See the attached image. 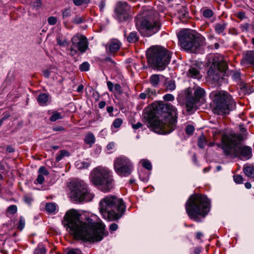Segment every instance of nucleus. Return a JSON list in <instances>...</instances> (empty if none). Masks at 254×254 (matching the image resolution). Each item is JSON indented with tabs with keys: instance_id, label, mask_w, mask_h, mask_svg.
Listing matches in <instances>:
<instances>
[{
	"instance_id": "f257e3e1",
	"label": "nucleus",
	"mask_w": 254,
	"mask_h": 254,
	"mask_svg": "<svg viewBox=\"0 0 254 254\" xmlns=\"http://www.w3.org/2000/svg\"><path fill=\"white\" fill-rule=\"evenodd\" d=\"M64 221L77 239L91 243L101 241L108 232L102 222L95 223L92 219L85 217L74 209L68 210L64 215Z\"/></svg>"
},
{
	"instance_id": "b1692460",
	"label": "nucleus",
	"mask_w": 254,
	"mask_h": 254,
	"mask_svg": "<svg viewBox=\"0 0 254 254\" xmlns=\"http://www.w3.org/2000/svg\"><path fill=\"white\" fill-rule=\"evenodd\" d=\"M164 84L166 90L168 91H172L176 88L175 81L173 80L166 79Z\"/></svg>"
},
{
	"instance_id": "7c9ffc66",
	"label": "nucleus",
	"mask_w": 254,
	"mask_h": 254,
	"mask_svg": "<svg viewBox=\"0 0 254 254\" xmlns=\"http://www.w3.org/2000/svg\"><path fill=\"white\" fill-rule=\"evenodd\" d=\"M123 123V121L121 118L116 119L113 122L111 126V129L112 131H114L113 128H119Z\"/></svg>"
},
{
	"instance_id": "423d86ee",
	"label": "nucleus",
	"mask_w": 254,
	"mask_h": 254,
	"mask_svg": "<svg viewBox=\"0 0 254 254\" xmlns=\"http://www.w3.org/2000/svg\"><path fill=\"white\" fill-rule=\"evenodd\" d=\"M214 104L213 111L214 114L223 115L229 114L236 107V102L232 96L224 90H215L209 95Z\"/></svg>"
},
{
	"instance_id": "e433bc0d",
	"label": "nucleus",
	"mask_w": 254,
	"mask_h": 254,
	"mask_svg": "<svg viewBox=\"0 0 254 254\" xmlns=\"http://www.w3.org/2000/svg\"><path fill=\"white\" fill-rule=\"evenodd\" d=\"M141 162L142 165L144 168L148 170H150L152 169V165L149 161L148 160L144 159L142 160Z\"/></svg>"
},
{
	"instance_id": "680f3d73",
	"label": "nucleus",
	"mask_w": 254,
	"mask_h": 254,
	"mask_svg": "<svg viewBox=\"0 0 254 254\" xmlns=\"http://www.w3.org/2000/svg\"><path fill=\"white\" fill-rule=\"evenodd\" d=\"M64 157V150L60 151L59 155L56 158V162H59Z\"/></svg>"
},
{
	"instance_id": "c9c22d12",
	"label": "nucleus",
	"mask_w": 254,
	"mask_h": 254,
	"mask_svg": "<svg viewBox=\"0 0 254 254\" xmlns=\"http://www.w3.org/2000/svg\"><path fill=\"white\" fill-rule=\"evenodd\" d=\"M145 91L147 93V95L148 96V98H151L153 96L156 95V90H155V89L148 88L145 89Z\"/></svg>"
},
{
	"instance_id": "ea45409f",
	"label": "nucleus",
	"mask_w": 254,
	"mask_h": 254,
	"mask_svg": "<svg viewBox=\"0 0 254 254\" xmlns=\"http://www.w3.org/2000/svg\"><path fill=\"white\" fill-rule=\"evenodd\" d=\"M25 220L23 217L20 216L19 218V221L18 222V226L17 228L20 230H22L25 226Z\"/></svg>"
},
{
	"instance_id": "6e6552de",
	"label": "nucleus",
	"mask_w": 254,
	"mask_h": 254,
	"mask_svg": "<svg viewBox=\"0 0 254 254\" xmlns=\"http://www.w3.org/2000/svg\"><path fill=\"white\" fill-rule=\"evenodd\" d=\"M91 181L104 192H108L114 187L112 172L106 167L98 166L91 173Z\"/></svg>"
},
{
	"instance_id": "bb28decb",
	"label": "nucleus",
	"mask_w": 254,
	"mask_h": 254,
	"mask_svg": "<svg viewBox=\"0 0 254 254\" xmlns=\"http://www.w3.org/2000/svg\"><path fill=\"white\" fill-rule=\"evenodd\" d=\"M138 36L137 32H131L129 33L128 36L127 37V41L129 43H135L138 40Z\"/></svg>"
},
{
	"instance_id": "09e8293b",
	"label": "nucleus",
	"mask_w": 254,
	"mask_h": 254,
	"mask_svg": "<svg viewBox=\"0 0 254 254\" xmlns=\"http://www.w3.org/2000/svg\"><path fill=\"white\" fill-rule=\"evenodd\" d=\"M17 210V206L15 205H10L7 208V211L12 214L15 213Z\"/></svg>"
},
{
	"instance_id": "de8ad7c7",
	"label": "nucleus",
	"mask_w": 254,
	"mask_h": 254,
	"mask_svg": "<svg viewBox=\"0 0 254 254\" xmlns=\"http://www.w3.org/2000/svg\"><path fill=\"white\" fill-rule=\"evenodd\" d=\"M72 22L76 24H80L83 22V18L78 15L76 16L72 20Z\"/></svg>"
},
{
	"instance_id": "bf43d9fd",
	"label": "nucleus",
	"mask_w": 254,
	"mask_h": 254,
	"mask_svg": "<svg viewBox=\"0 0 254 254\" xmlns=\"http://www.w3.org/2000/svg\"><path fill=\"white\" fill-rule=\"evenodd\" d=\"M107 85L109 90L110 92H113L114 87L115 86V85H114L113 83L111 81H108L107 82Z\"/></svg>"
},
{
	"instance_id": "2eb2a0df",
	"label": "nucleus",
	"mask_w": 254,
	"mask_h": 254,
	"mask_svg": "<svg viewBox=\"0 0 254 254\" xmlns=\"http://www.w3.org/2000/svg\"><path fill=\"white\" fill-rule=\"evenodd\" d=\"M72 45L71 46L69 54L74 56L79 51L81 53L85 52L88 48L87 38L83 35H75L71 39Z\"/></svg>"
},
{
	"instance_id": "a18cd8bd",
	"label": "nucleus",
	"mask_w": 254,
	"mask_h": 254,
	"mask_svg": "<svg viewBox=\"0 0 254 254\" xmlns=\"http://www.w3.org/2000/svg\"><path fill=\"white\" fill-rule=\"evenodd\" d=\"M45 181V178L43 176V175H42V174H39L37 178L35 181L34 183L35 184H42Z\"/></svg>"
},
{
	"instance_id": "0e129e2a",
	"label": "nucleus",
	"mask_w": 254,
	"mask_h": 254,
	"mask_svg": "<svg viewBox=\"0 0 254 254\" xmlns=\"http://www.w3.org/2000/svg\"><path fill=\"white\" fill-rule=\"evenodd\" d=\"M51 69H46L43 70V74L44 76L48 78L50 76V73H51Z\"/></svg>"
},
{
	"instance_id": "49530a36",
	"label": "nucleus",
	"mask_w": 254,
	"mask_h": 254,
	"mask_svg": "<svg viewBox=\"0 0 254 254\" xmlns=\"http://www.w3.org/2000/svg\"><path fill=\"white\" fill-rule=\"evenodd\" d=\"M194 130V127L192 125H188L186 128V132L187 134L191 135Z\"/></svg>"
},
{
	"instance_id": "5701e85b",
	"label": "nucleus",
	"mask_w": 254,
	"mask_h": 254,
	"mask_svg": "<svg viewBox=\"0 0 254 254\" xmlns=\"http://www.w3.org/2000/svg\"><path fill=\"white\" fill-rule=\"evenodd\" d=\"M243 171L246 176L254 178V167L250 166H244Z\"/></svg>"
},
{
	"instance_id": "1a4fd4ad",
	"label": "nucleus",
	"mask_w": 254,
	"mask_h": 254,
	"mask_svg": "<svg viewBox=\"0 0 254 254\" xmlns=\"http://www.w3.org/2000/svg\"><path fill=\"white\" fill-rule=\"evenodd\" d=\"M70 190L69 197L76 202L81 203L92 200L94 195L90 192L87 185L83 181L73 179L68 185Z\"/></svg>"
},
{
	"instance_id": "9b49d317",
	"label": "nucleus",
	"mask_w": 254,
	"mask_h": 254,
	"mask_svg": "<svg viewBox=\"0 0 254 254\" xmlns=\"http://www.w3.org/2000/svg\"><path fill=\"white\" fill-rule=\"evenodd\" d=\"M205 90L199 86L189 87L186 91V107L188 111L196 110L197 104L205 96Z\"/></svg>"
},
{
	"instance_id": "393cba45",
	"label": "nucleus",
	"mask_w": 254,
	"mask_h": 254,
	"mask_svg": "<svg viewBox=\"0 0 254 254\" xmlns=\"http://www.w3.org/2000/svg\"><path fill=\"white\" fill-rule=\"evenodd\" d=\"M90 163L88 161H78L75 163L76 167L78 169H87L90 166Z\"/></svg>"
},
{
	"instance_id": "3c124183",
	"label": "nucleus",
	"mask_w": 254,
	"mask_h": 254,
	"mask_svg": "<svg viewBox=\"0 0 254 254\" xmlns=\"http://www.w3.org/2000/svg\"><path fill=\"white\" fill-rule=\"evenodd\" d=\"M69 77L71 81V83L72 84V90H73V89L74 88L75 85V83L74 82L75 74L73 72H72L71 73H69Z\"/></svg>"
},
{
	"instance_id": "864d4df0",
	"label": "nucleus",
	"mask_w": 254,
	"mask_h": 254,
	"mask_svg": "<svg viewBox=\"0 0 254 254\" xmlns=\"http://www.w3.org/2000/svg\"><path fill=\"white\" fill-rule=\"evenodd\" d=\"M57 21V18L54 16H50L48 18V22L50 25H55Z\"/></svg>"
},
{
	"instance_id": "ddd939ff",
	"label": "nucleus",
	"mask_w": 254,
	"mask_h": 254,
	"mask_svg": "<svg viewBox=\"0 0 254 254\" xmlns=\"http://www.w3.org/2000/svg\"><path fill=\"white\" fill-rule=\"evenodd\" d=\"M114 169L119 176L127 177L131 175L134 166L129 158L125 156H120L115 159Z\"/></svg>"
},
{
	"instance_id": "f3484780",
	"label": "nucleus",
	"mask_w": 254,
	"mask_h": 254,
	"mask_svg": "<svg viewBox=\"0 0 254 254\" xmlns=\"http://www.w3.org/2000/svg\"><path fill=\"white\" fill-rule=\"evenodd\" d=\"M242 62L245 65H254V51H248L242 60Z\"/></svg>"
},
{
	"instance_id": "72a5a7b5",
	"label": "nucleus",
	"mask_w": 254,
	"mask_h": 254,
	"mask_svg": "<svg viewBox=\"0 0 254 254\" xmlns=\"http://www.w3.org/2000/svg\"><path fill=\"white\" fill-rule=\"evenodd\" d=\"M46 249L42 245L39 246L34 251V254H46Z\"/></svg>"
},
{
	"instance_id": "c03bdc74",
	"label": "nucleus",
	"mask_w": 254,
	"mask_h": 254,
	"mask_svg": "<svg viewBox=\"0 0 254 254\" xmlns=\"http://www.w3.org/2000/svg\"><path fill=\"white\" fill-rule=\"evenodd\" d=\"M179 12H181L182 14L180 15V18H185L188 14V12L187 11L186 8L182 6V8L179 10Z\"/></svg>"
},
{
	"instance_id": "20e7f679",
	"label": "nucleus",
	"mask_w": 254,
	"mask_h": 254,
	"mask_svg": "<svg viewBox=\"0 0 254 254\" xmlns=\"http://www.w3.org/2000/svg\"><path fill=\"white\" fill-rule=\"evenodd\" d=\"M210 201L203 194L191 195L186 203V210L190 219L200 222L210 211Z\"/></svg>"
},
{
	"instance_id": "c756f323",
	"label": "nucleus",
	"mask_w": 254,
	"mask_h": 254,
	"mask_svg": "<svg viewBox=\"0 0 254 254\" xmlns=\"http://www.w3.org/2000/svg\"><path fill=\"white\" fill-rule=\"evenodd\" d=\"M41 0H31L30 6L33 9L38 10L41 6Z\"/></svg>"
},
{
	"instance_id": "4468645a",
	"label": "nucleus",
	"mask_w": 254,
	"mask_h": 254,
	"mask_svg": "<svg viewBox=\"0 0 254 254\" xmlns=\"http://www.w3.org/2000/svg\"><path fill=\"white\" fill-rule=\"evenodd\" d=\"M160 27L161 24L158 21L143 19L137 29L142 36L148 37L156 33L160 30Z\"/></svg>"
},
{
	"instance_id": "4be33fe9",
	"label": "nucleus",
	"mask_w": 254,
	"mask_h": 254,
	"mask_svg": "<svg viewBox=\"0 0 254 254\" xmlns=\"http://www.w3.org/2000/svg\"><path fill=\"white\" fill-rule=\"evenodd\" d=\"M188 76L194 78H199L200 72L197 68L191 67L189 70Z\"/></svg>"
},
{
	"instance_id": "c85d7f7f",
	"label": "nucleus",
	"mask_w": 254,
	"mask_h": 254,
	"mask_svg": "<svg viewBox=\"0 0 254 254\" xmlns=\"http://www.w3.org/2000/svg\"><path fill=\"white\" fill-rule=\"evenodd\" d=\"M45 209L49 213H54L56 210V205L53 202L47 203L45 206Z\"/></svg>"
},
{
	"instance_id": "473e14b6",
	"label": "nucleus",
	"mask_w": 254,
	"mask_h": 254,
	"mask_svg": "<svg viewBox=\"0 0 254 254\" xmlns=\"http://www.w3.org/2000/svg\"><path fill=\"white\" fill-rule=\"evenodd\" d=\"M89 68L90 64L87 62H83L79 66V69L81 71H87L89 70Z\"/></svg>"
},
{
	"instance_id": "0eeeda50",
	"label": "nucleus",
	"mask_w": 254,
	"mask_h": 254,
	"mask_svg": "<svg viewBox=\"0 0 254 254\" xmlns=\"http://www.w3.org/2000/svg\"><path fill=\"white\" fill-rule=\"evenodd\" d=\"M172 53L161 46H152L146 53L148 63L159 70H164L170 62Z\"/></svg>"
},
{
	"instance_id": "052dcab7",
	"label": "nucleus",
	"mask_w": 254,
	"mask_h": 254,
	"mask_svg": "<svg viewBox=\"0 0 254 254\" xmlns=\"http://www.w3.org/2000/svg\"><path fill=\"white\" fill-rule=\"evenodd\" d=\"M102 150V147L101 146L96 144L94 148V152L96 154L98 155L99 154Z\"/></svg>"
},
{
	"instance_id": "338daca9",
	"label": "nucleus",
	"mask_w": 254,
	"mask_h": 254,
	"mask_svg": "<svg viewBox=\"0 0 254 254\" xmlns=\"http://www.w3.org/2000/svg\"><path fill=\"white\" fill-rule=\"evenodd\" d=\"M139 96L141 99H145L147 98H148V96L147 95V93H146L145 90H144V91L143 92L139 94Z\"/></svg>"
},
{
	"instance_id": "a878e982",
	"label": "nucleus",
	"mask_w": 254,
	"mask_h": 254,
	"mask_svg": "<svg viewBox=\"0 0 254 254\" xmlns=\"http://www.w3.org/2000/svg\"><path fill=\"white\" fill-rule=\"evenodd\" d=\"M120 48L119 43L118 42H112L109 44V50L112 53L117 52Z\"/></svg>"
},
{
	"instance_id": "37998d69",
	"label": "nucleus",
	"mask_w": 254,
	"mask_h": 254,
	"mask_svg": "<svg viewBox=\"0 0 254 254\" xmlns=\"http://www.w3.org/2000/svg\"><path fill=\"white\" fill-rule=\"evenodd\" d=\"M38 173L43 176H48L49 175V172L44 166H41L39 168Z\"/></svg>"
},
{
	"instance_id": "58836bf2",
	"label": "nucleus",
	"mask_w": 254,
	"mask_h": 254,
	"mask_svg": "<svg viewBox=\"0 0 254 254\" xmlns=\"http://www.w3.org/2000/svg\"><path fill=\"white\" fill-rule=\"evenodd\" d=\"M213 15V12L209 9H205L203 12V16L205 18H211Z\"/></svg>"
},
{
	"instance_id": "f03ea898",
	"label": "nucleus",
	"mask_w": 254,
	"mask_h": 254,
	"mask_svg": "<svg viewBox=\"0 0 254 254\" xmlns=\"http://www.w3.org/2000/svg\"><path fill=\"white\" fill-rule=\"evenodd\" d=\"M176 108L170 103L157 101L152 103L149 115L150 126L155 132L166 134L174 130L177 118Z\"/></svg>"
},
{
	"instance_id": "e2e57ef3",
	"label": "nucleus",
	"mask_w": 254,
	"mask_h": 254,
	"mask_svg": "<svg viewBox=\"0 0 254 254\" xmlns=\"http://www.w3.org/2000/svg\"><path fill=\"white\" fill-rule=\"evenodd\" d=\"M118 228V225L116 223H112L110 225L109 230L110 231H115Z\"/></svg>"
},
{
	"instance_id": "cd10ccee",
	"label": "nucleus",
	"mask_w": 254,
	"mask_h": 254,
	"mask_svg": "<svg viewBox=\"0 0 254 254\" xmlns=\"http://www.w3.org/2000/svg\"><path fill=\"white\" fill-rule=\"evenodd\" d=\"M207 140L203 135V134H202L201 135L199 136L198 139L197 141V145L201 149H203L204 148L205 145L206 144Z\"/></svg>"
},
{
	"instance_id": "39448f33",
	"label": "nucleus",
	"mask_w": 254,
	"mask_h": 254,
	"mask_svg": "<svg viewBox=\"0 0 254 254\" xmlns=\"http://www.w3.org/2000/svg\"><path fill=\"white\" fill-rule=\"evenodd\" d=\"M99 210L105 219L115 221L122 216L126 206L122 199L114 195H108L100 200Z\"/></svg>"
},
{
	"instance_id": "8fccbe9b",
	"label": "nucleus",
	"mask_w": 254,
	"mask_h": 254,
	"mask_svg": "<svg viewBox=\"0 0 254 254\" xmlns=\"http://www.w3.org/2000/svg\"><path fill=\"white\" fill-rule=\"evenodd\" d=\"M175 98L172 94H166L164 95L163 99L165 101H173Z\"/></svg>"
},
{
	"instance_id": "2f4dec72",
	"label": "nucleus",
	"mask_w": 254,
	"mask_h": 254,
	"mask_svg": "<svg viewBox=\"0 0 254 254\" xmlns=\"http://www.w3.org/2000/svg\"><path fill=\"white\" fill-rule=\"evenodd\" d=\"M240 88L241 89H243L244 91L246 92L248 94H250L252 92H253V90L250 89V86L251 85L250 84H247L246 83H244L242 81H240Z\"/></svg>"
},
{
	"instance_id": "774afa93",
	"label": "nucleus",
	"mask_w": 254,
	"mask_h": 254,
	"mask_svg": "<svg viewBox=\"0 0 254 254\" xmlns=\"http://www.w3.org/2000/svg\"><path fill=\"white\" fill-rule=\"evenodd\" d=\"M115 146V143L114 142H110L107 146V149L108 150L113 149Z\"/></svg>"
},
{
	"instance_id": "7ed1b4c3",
	"label": "nucleus",
	"mask_w": 254,
	"mask_h": 254,
	"mask_svg": "<svg viewBox=\"0 0 254 254\" xmlns=\"http://www.w3.org/2000/svg\"><path fill=\"white\" fill-rule=\"evenodd\" d=\"M243 139L242 135L240 134H223L222 144H217V145L222 148L227 156L248 160L252 156V150L251 147L241 144Z\"/></svg>"
},
{
	"instance_id": "69168bd1",
	"label": "nucleus",
	"mask_w": 254,
	"mask_h": 254,
	"mask_svg": "<svg viewBox=\"0 0 254 254\" xmlns=\"http://www.w3.org/2000/svg\"><path fill=\"white\" fill-rule=\"evenodd\" d=\"M142 126V124L140 122H138L137 123H136L135 124H132V127L134 129H137L140 128V127H141Z\"/></svg>"
},
{
	"instance_id": "dca6fc26",
	"label": "nucleus",
	"mask_w": 254,
	"mask_h": 254,
	"mask_svg": "<svg viewBox=\"0 0 254 254\" xmlns=\"http://www.w3.org/2000/svg\"><path fill=\"white\" fill-rule=\"evenodd\" d=\"M131 16L130 6L126 2H118L115 9V17L119 22L127 20Z\"/></svg>"
},
{
	"instance_id": "a19ab883",
	"label": "nucleus",
	"mask_w": 254,
	"mask_h": 254,
	"mask_svg": "<svg viewBox=\"0 0 254 254\" xmlns=\"http://www.w3.org/2000/svg\"><path fill=\"white\" fill-rule=\"evenodd\" d=\"M62 118L61 114L58 112H55L54 114L51 116L50 118V121L51 122H55L57 120Z\"/></svg>"
},
{
	"instance_id": "f704fd0d",
	"label": "nucleus",
	"mask_w": 254,
	"mask_h": 254,
	"mask_svg": "<svg viewBox=\"0 0 254 254\" xmlns=\"http://www.w3.org/2000/svg\"><path fill=\"white\" fill-rule=\"evenodd\" d=\"M91 0H73L74 4L76 6H80L82 4L87 5L90 2Z\"/></svg>"
},
{
	"instance_id": "6e6d98bb",
	"label": "nucleus",
	"mask_w": 254,
	"mask_h": 254,
	"mask_svg": "<svg viewBox=\"0 0 254 254\" xmlns=\"http://www.w3.org/2000/svg\"><path fill=\"white\" fill-rule=\"evenodd\" d=\"M24 201L29 204H30L33 200L31 196L27 195L24 196Z\"/></svg>"
},
{
	"instance_id": "5fc2aeb1",
	"label": "nucleus",
	"mask_w": 254,
	"mask_h": 254,
	"mask_svg": "<svg viewBox=\"0 0 254 254\" xmlns=\"http://www.w3.org/2000/svg\"><path fill=\"white\" fill-rule=\"evenodd\" d=\"M106 6V0H102L99 4L100 11L103 12Z\"/></svg>"
},
{
	"instance_id": "f8f14e48",
	"label": "nucleus",
	"mask_w": 254,
	"mask_h": 254,
	"mask_svg": "<svg viewBox=\"0 0 254 254\" xmlns=\"http://www.w3.org/2000/svg\"><path fill=\"white\" fill-rule=\"evenodd\" d=\"M179 40L181 46L186 50L195 52L200 46V42L193 32L189 30L184 29L180 32Z\"/></svg>"
},
{
	"instance_id": "4c0bfd02",
	"label": "nucleus",
	"mask_w": 254,
	"mask_h": 254,
	"mask_svg": "<svg viewBox=\"0 0 254 254\" xmlns=\"http://www.w3.org/2000/svg\"><path fill=\"white\" fill-rule=\"evenodd\" d=\"M232 78L236 81H240L241 80V74L239 71H233L232 73Z\"/></svg>"
},
{
	"instance_id": "9d476101",
	"label": "nucleus",
	"mask_w": 254,
	"mask_h": 254,
	"mask_svg": "<svg viewBox=\"0 0 254 254\" xmlns=\"http://www.w3.org/2000/svg\"><path fill=\"white\" fill-rule=\"evenodd\" d=\"M209 63L211 65L207 71L208 80L214 83L218 82L221 77V73L228 68L227 64L223 60L222 57L215 55L211 57Z\"/></svg>"
},
{
	"instance_id": "13d9d810",
	"label": "nucleus",
	"mask_w": 254,
	"mask_h": 254,
	"mask_svg": "<svg viewBox=\"0 0 254 254\" xmlns=\"http://www.w3.org/2000/svg\"><path fill=\"white\" fill-rule=\"evenodd\" d=\"M67 107L68 108L67 110L69 112H72L75 111V107L73 103H69Z\"/></svg>"
},
{
	"instance_id": "aec40b11",
	"label": "nucleus",
	"mask_w": 254,
	"mask_h": 254,
	"mask_svg": "<svg viewBox=\"0 0 254 254\" xmlns=\"http://www.w3.org/2000/svg\"><path fill=\"white\" fill-rule=\"evenodd\" d=\"M49 95L47 93H41L37 97V101L41 106H46L49 103Z\"/></svg>"
},
{
	"instance_id": "412c9836",
	"label": "nucleus",
	"mask_w": 254,
	"mask_h": 254,
	"mask_svg": "<svg viewBox=\"0 0 254 254\" xmlns=\"http://www.w3.org/2000/svg\"><path fill=\"white\" fill-rule=\"evenodd\" d=\"M84 140L85 143L89 145V147H91L95 143L96 139L93 133L88 132L85 135Z\"/></svg>"
},
{
	"instance_id": "6ab92c4d",
	"label": "nucleus",
	"mask_w": 254,
	"mask_h": 254,
	"mask_svg": "<svg viewBox=\"0 0 254 254\" xmlns=\"http://www.w3.org/2000/svg\"><path fill=\"white\" fill-rule=\"evenodd\" d=\"M164 77L163 75L154 74L150 77L149 81L154 87H158L161 79Z\"/></svg>"
},
{
	"instance_id": "79ce46f5",
	"label": "nucleus",
	"mask_w": 254,
	"mask_h": 254,
	"mask_svg": "<svg viewBox=\"0 0 254 254\" xmlns=\"http://www.w3.org/2000/svg\"><path fill=\"white\" fill-rule=\"evenodd\" d=\"M234 182L236 184H242L243 182V177L240 175H236L233 176Z\"/></svg>"
},
{
	"instance_id": "a211bd4d",
	"label": "nucleus",
	"mask_w": 254,
	"mask_h": 254,
	"mask_svg": "<svg viewBox=\"0 0 254 254\" xmlns=\"http://www.w3.org/2000/svg\"><path fill=\"white\" fill-rule=\"evenodd\" d=\"M227 24V23L224 21L216 23L214 26L215 31L218 34H222L223 35H225L226 33H224V31L226 29Z\"/></svg>"
},
{
	"instance_id": "4d7b16f0",
	"label": "nucleus",
	"mask_w": 254,
	"mask_h": 254,
	"mask_svg": "<svg viewBox=\"0 0 254 254\" xmlns=\"http://www.w3.org/2000/svg\"><path fill=\"white\" fill-rule=\"evenodd\" d=\"M67 254H82L81 252L79 249H71L68 251Z\"/></svg>"
},
{
	"instance_id": "603ef678",
	"label": "nucleus",
	"mask_w": 254,
	"mask_h": 254,
	"mask_svg": "<svg viewBox=\"0 0 254 254\" xmlns=\"http://www.w3.org/2000/svg\"><path fill=\"white\" fill-rule=\"evenodd\" d=\"M115 90L119 94H122L123 93L122 87L119 84H116L114 86Z\"/></svg>"
}]
</instances>
